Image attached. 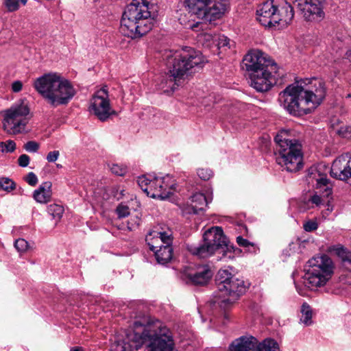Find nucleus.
I'll return each instance as SVG.
<instances>
[{
    "instance_id": "31",
    "label": "nucleus",
    "mask_w": 351,
    "mask_h": 351,
    "mask_svg": "<svg viewBox=\"0 0 351 351\" xmlns=\"http://www.w3.org/2000/svg\"><path fill=\"white\" fill-rule=\"evenodd\" d=\"M199 178L203 180H208L213 176V172L208 168H199L197 170Z\"/></svg>"
},
{
    "instance_id": "40",
    "label": "nucleus",
    "mask_w": 351,
    "mask_h": 351,
    "mask_svg": "<svg viewBox=\"0 0 351 351\" xmlns=\"http://www.w3.org/2000/svg\"><path fill=\"white\" fill-rule=\"evenodd\" d=\"M30 158L27 154H22L18 158V164L21 167H26L29 164Z\"/></svg>"
},
{
    "instance_id": "36",
    "label": "nucleus",
    "mask_w": 351,
    "mask_h": 351,
    "mask_svg": "<svg viewBox=\"0 0 351 351\" xmlns=\"http://www.w3.org/2000/svg\"><path fill=\"white\" fill-rule=\"evenodd\" d=\"M230 40L226 36H219L218 38L217 46L218 47H228L230 48Z\"/></svg>"
},
{
    "instance_id": "17",
    "label": "nucleus",
    "mask_w": 351,
    "mask_h": 351,
    "mask_svg": "<svg viewBox=\"0 0 351 351\" xmlns=\"http://www.w3.org/2000/svg\"><path fill=\"white\" fill-rule=\"evenodd\" d=\"M243 63L249 76L265 69H276V64L269 57L258 50H253L245 55Z\"/></svg>"
},
{
    "instance_id": "41",
    "label": "nucleus",
    "mask_w": 351,
    "mask_h": 351,
    "mask_svg": "<svg viewBox=\"0 0 351 351\" xmlns=\"http://www.w3.org/2000/svg\"><path fill=\"white\" fill-rule=\"evenodd\" d=\"M60 156V152L58 150L52 151L48 153L46 159L49 162H56Z\"/></svg>"
},
{
    "instance_id": "6",
    "label": "nucleus",
    "mask_w": 351,
    "mask_h": 351,
    "mask_svg": "<svg viewBox=\"0 0 351 351\" xmlns=\"http://www.w3.org/2000/svg\"><path fill=\"white\" fill-rule=\"evenodd\" d=\"M189 252L200 258L210 257L215 253L221 254L219 259L234 258V247L230 243L221 227L215 226L207 230L203 236V241L199 245H189Z\"/></svg>"
},
{
    "instance_id": "11",
    "label": "nucleus",
    "mask_w": 351,
    "mask_h": 351,
    "mask_svg": "<svg viewBox=\"0 0 351 351\" xmlns=\"http://www.w3.org/2000/svg\"><path fill=\"white\" fill-rule=\"evenodd\" d=\"M145 241L149 249L154 252L157 262L161 265L169 263L173 256L172 232L171 230L161 231L156 228L146 236Z\"/></svg>"
},
{
    "instance_id": "29",
    "label": "nucleus",
    "mask_w": 351,
    "mask_h": 351,
    "mask_svg": "<svg viewBox=\"0 0 351 351\" xmlns=\"http://www.w3.org/2000/svg\"><path fill=\"white\" fill-rule=\"evenodd\" d=\"M15 188V183L8 178H0V189L10 191Z\"/></svg>"
},
{
    "instance_id": "13",
    "label": "nucleus",
    "mask_w": 351,
    "mask_h": 351,
    "mask_svg": "<svg viewBox=\"0 0 351 351\" xmlns=\"http://www.w3.org/2000/svg\"><path fill=\"white\" fill-rule=\"evenodd\" d=\"M184 3L192 14L212 22L223 14L226 0H184Z\"/></svg>"
},
{
    "instance_id": "24",
    "label": "nucleus",
    "mask_w": 351,
    "mask_h": 351,
    "mask_svg": "<svg viewBox=\"0 0 351 351\" xmlns=\"http://www.w3.org/2000/svg\"><path fill=\"white\" fill-rule=\"evenodd\" d=\"M328 252L336 255L341 260L343 267L351 271V252L340 244L328 247Z\"/></svg>"
},
{
    "instance_id": "53",
    "label": "nucleus",
    "mask_w": 351,
    "mask_h": 351,
    "mask_svg": "<svg viewBox=\"0 0 351 351\" xmlns=\"http://www.w3.org/2000/svg\"><path fill=\"white\" fill-rule=\"evenodd\" d=\"M123 191H121V195H123Z\"/></svg>"
},
{
    "instance_id": "25",
    "label": "nucleus",
    "mask_w": 351,
    "mask_h": 351,
    "mask_svg": "<svg viewBox=\"0 0 351 351\" xmlns=\"http://www.w3.org/2000/svg\"><path fill=\"white\" fill-rule=\"evenodd\" d=\"M52 184L51 182H45L33 193V198L40 204H47L50 202L52 195Z\"/></svg>"
},
{
    "instance_id": "26",
    "label": "nucleus",
    "mask_w": 351,
    "mask_h": 351,
    "mask_svg": "<svg viewBox=\"0 0 351 351\" xmlns=\"http://www.w3.org/2000/svg\"><path fill=\"white\" fill-rule=\"evenodd\" d=\"M301 317L300 321L305 326H309L312 324V311L311 306L304 303L301 308Z\"/></svg>"
},
{
    "instance_id": "33",
    "label": "nucleus",
    "mask_w": 351,
    "mask_h": 351,
    "mask_svg": "<svg viewBox=\"0 0 351 351\" xmlns=\"http://www.w3.org/2000/svg\"><path fill=\"white\" fill-rule=\"evenodd\" d=\"M14 247L19 252H25L29 247L28 242L23 239H16L14 242Z\"/></svg>"
},
{
    "instance_id": "21",
    "label": "nucleus",
    "mask_w": 351,
    "mask_h": 351,
    "mask_svg": "<svg viewBox=\"0 0 351 351\" xmlns=\"http://www.w3.org/2000/svg\"><path fill=\"white\" fill-rule=\"evenodd\" d=\"M311 175H313V179L316 181V188L319 189L320 191L323 190V192L322 196L317 194L312 195L309 198L308 202L318 206L326 202L324 198L328 197L332 194V188L326 176L319 173V170H317V176L313 173H311Z\"/></svg>"
},
{
    "instance_id": "15",
    "label": "nucleus",
    "mask_w": 351,
    "mask_h": 351,
    "mask_svg": "<svg viewBox=\"0 0 351 351\" xmlns=\"http://www.w3.org/2000/svg\"><path fill=\"white\" fill-rule=\"evenodd\" d=\"M230 351H279L276 341L266 339L261 343L254 337H241L234 340L230 346Z\"/></svg>"
},
{
    "instance_id": "37",
    "label": "nucleus",
    "mask_w": 351,
    "mask_h": 351,
    "mask_svg": "<svg viewBox=\"0 0 351 351\" xmlns=\"http://www.w3.org/2000/svg\"><path fill=\"white\" fill-rule=\"evenodd\" d=\"M5 4L9 11L13 12L19 9V0H5Z\"/></svg>"
},
{
    "instance_id": "30",
    "label": "nucleus",
    "mask_w": 351,
    "mask_h": 351,
    "mask_svg": "<svg viewBox=\"0 0 351 351\" xmlns=\"http://www.w3.org/2000/svg\"><path fill=\"white\" fill-rule=\"evenodd\" d=\"M16 149V143L12 140L0 142V151L2 152H13Z\"/></svg>"
},
{
    "instance_id": "20",
    "label": "nucleus",
    "mask_w": 351,
    "mask_h": 351,
    "mask_svg": "<svg viewBox=\"0 0 351 351\" xmlns=\"http://www.w3.org/2000/svg\"><path fill=\"white\" fill-rule=\"evenodd\" d=\"M330 176L340 180L351 178V153H346L337 158L332 162Z\"/></svg>"
},
{
    "instance_id": "45",
    "label": "nucleus",
    "mask_w": 351,
    "mask_h": 351,
    "mask_svg": "<svg viewBox=\"0 0 351 351\" xmlns=\"http://www.w3.org/2000/svg\"><path fill=\"white\" fill-rule=\"evenodd\" d=\"M133 221H134V223H132L131 221L128 222V228L130 230H132L134 228L135 225H136V226L138 225V219L137 218L134 219Z\"/></svg>"
},
{
    "instance_id": "34",
    "label": "nucleus",
    "mask_w": 351,
    "mask_h": 351,
    "mask_svg": "<svg viewBox=\"0 0 351 351\" xmlns=\"http://www.w3.org/2000/svg\"><path fill=\"white\" fill-rule=\"evenodd\" d=\"M23 148L27 152H29V153H36L38 152V150L40 148V145L38 143L36 142V141H28L27 142L24 146H23Z\"/></svg>"
},
{
    "instance_id": "7",
    "label": "nucleus",
    "mask_w": 351,
    "mask_h": 351,
    "mask_svg": "<svg viewBox=\"0 0 351 351\" xmlns=\"http://www.w3.org/2000/svg\"><path fill=\"white\" fill-rule=\"evenodd\" d=\"M217 290L211 302L222 309L230 308L249 288L250 283L238 278L227 270H219L216 276Z\"/></svg>"
},
{
    "instance_id": "44",
    "label": "nucleus",
    "mask_w": 351,
    "mask_h": 351,
    "mask_svg": "<svg viewBox=\"0 0 351 351\" xmlns=\"http://www.w3.org/2000/svg\"><path fill=\"white\" fill-rule=\"evenodd\" d=\"M22 87L23 84L20 81H15L12 83V89L14 93L19 92L22 89Z\"/></svg>"
},
{
    "instance_id": "14",
    "label": "nucleus",
    "mask_w": 351,
    "mask_h": 351,
    "mask_svg": "<svg viewBox=\"0 0 351 351\" xmlns=\"http://www.w3.org/2000/svg\"><path fill=\"white\" fill-rule=\"evenodd\" d=\"M138 184L141 189L152 198L165 199L172 193L174 180L169 175L156 177L144 175L138 178Z\"/></svg>"
},
{
    "instance_id": "9",
    "label": "nucleus",
    "mask_w": 351,
    "mask_h": 351,
    "mask_svg": "<svg viewBox=\"0 0 351 351\" xmlns=\"http://www.w3.org/2000/svg\"><path fill=\"white\" fill-rule=\"evenodd\" d=\"M256 14L262 25L284 28L292 21L294 11L287 0H268L259 6Z\"/></svg>"
},
{
    "instance_id": "23",
    "label": "nucleus",
    "mask_w": 351,
    "mask_h": 351,
    "mask_svg": "<svg viewBox=\"0 0 351 351\" xmlns=\"http://www.w3.org/2000/svg\"><path fill=\"white\" fill-rule=\"evenodd\" d=\"M213 276L212 271L208 266H202L199 267L197 271L194 274H188L187 282L193 285H205Z\"/></svg>"
},
{
    "instance_id": "19",
    "label": "nucleus",
    "mask_w": 351,
    "mask_h": 351,
    "mask_svg": "<svg viewBox=\"0 0 351 351\" xmlns=\"http://www.w3.org/2000/svg\"><path fill=\"white\" fill-rule=\"evenodd\" d=\"M283 73L276 64V69H265L250 76V84L258 92H266L275 85Z\"/></svg>"
},
{
    "instance_id": "46",
    "label": "nucleus",
    "mask_w": 351,
    "mask_h": 351,
    "mask_svg": "<svg viewBox=\"0 0 351 351\" xmlns=\"http://www.w3.org/2000/svg\"><path fill=\"white\" fill-rule=\"evenodd\" d=\"M345 58L347 59L349 62L351 64V49H348L346 54H345Z\"/></svg>"
},
{
    "instance_id": "22",
    "label": "nucleus",
    "mask_w": 351,
    "mask_h": 351,
    "mask_svg": "<svg viewBox=\"0 0 351 351\" xmlns=\"http://www.w3.org/2000/svg\"><path fill=\"white\" fill-rule=\"evenodd\" d=\"M213 200L212 193L206 195L202 193H196L191 197V205H184L182 211L185 214H197L199 211L204 210L205 207Z\"/></svg>"
},
{
    "instance_id": "2",
    "label": "nucleus",
    "mask_w": 351,
    "mask_h": 351,
    "mask_svg": "<svg viewBox=\"0 0 351 351\" xmlns=\"http://www.w3.org/2000/svg\"><path fill=\"white\" fill-rule=\"evenodd\" d=\"M162 58L168 73L161 77L157 85L164 92L173 91L178 86V82L189 75L194 68H202L205 62L202 54L191 47L166 49L162 52Z\"/></svg>"
},
{
    "instance_id": "52",
    "label": "nucleus",
    "mask_w": 351,
    "mask_h": 351,
    "mask_svg": "<svg viewBox=\"0 0 351 351\" xmlns=\"http://www.w3.org/2000/svg\"><path fill=\"white\" fill-rule=\"evenodd\" d=\"M347 97H351V94H348Z\"/></svg>"
},
{
    "instance_id": "4",
    "label": "nucleus",
    "mask_w": 351,
    "mask_h": 351,
    "mask_svg": "<svg viewBox=\"0 0 351 351\" xmlns=\"http://www.w3.org/2000/svg\"><path fill=\"white\" fill-rule=\"evenodd\" d=\"M34 87L51 106L66 105L76 94L72 83L58 73H49L37 78Z\"/></svg>"
},
{
    "instance_id": "51",
    "label": "nucleus",
    "mask_w": 351,
    "mask_h": 351,
    "mask_svg": "<svg viewBox=\"0 0 351 351\" xmlns=\"http://www.w3.org/2000/svg\"><path fill=\"white\" fill-rule=\"evenodd\" d=\"M57 167H58V168H60V167H62V165H57Z\"/></svg>"
},
{
    "instance_id": "39",
    "label": "nucleus",
    "mask_w": 351,
    "mask_h": 351,
    "mask_svg": "<svg viewBox=\"0 0 351 351\" xmlns=\"http://www.w3.org/2000/svg\"><path fill=\"white\" fill-rule=\"evenodd\" d=\"M303 228L306 232H312L317 229L318 224L315 221L310 220L304 223Z\"/></svg>"
},
{
    "instance_id": "48",
    "label": "nucleus",
    "mask_w": 351,
    "mask_h": 351,
    "mask_svg": "<svg viewBox=\"0 0 351 351\" xmlns=\"http://www.w3.org/2000/svg\"><path fill=\"white\" fill-rule=\"evenodd\" d=\"M70 351H83V350L82 348L75 347V348H72Z\"/></svg>"
},
{
    "instance_id": "5",
    "label": "nucleus",
    "mask_w": 351,
    "mask_h": 351,
    "mask_svg": "<svg viewBox=\"0 0 351 351\" xmlns=\"http://www.w3.org/2000/svg\"><path fill=\"white\" fill-rule=\"evenodd\" d=\"M152 322L145 319L143 321L137 320L134 323V328L144 326L142 334L135 332L134 339L130 346L136 350L145 347L147 351H173V343L170 336L161 332L158 334L155 330L151 329ZM126 344L117 343L112 346V351H128Z\"/></svg>"
},
{
    "instance_id": "35",
    "label": "nucleus",
    "mask_w": 351,
    "mask_h": 351,
    "mask_svg": "<svg viewBox=\"0 0 351 351\" xmlns=\"http://www.w3.org/2000/svg\"><path fill=\"white\" fill-rule=\"evenodd\" d=\"M116 213L119 218H123L129 215L130 209L128 206L121 204L117 206Z\"/></svg>"
},
{
    "instance_id": "18",
    "label": "nucleus",
    "mask_w": 351,
    "mask_h": 351,
    "mask_svg": "<svg viewBox=\"0 0 351 351\" xmlns=\"http://www.w3.org/2000/svg\"><path fill=\"white\" fill-rule=\"evenodd\" d=\"M293 3L306 21H321L325 16V0H293Z\"/></svg>"
},
{
    "instance_id": "38",
    "label": "nucleus",
    "mask_w": 351,
    "mask_h": 351,
    "mask_svg": "<svg viewBox=\"0 0 351 351\" xmlns=\"http://www.w3.org/2000/svg\"><path fill=\"white\" fill-rule=\"evenodd\" d=\"M25 180L28 183L29 185L34 186L38 183V178L36 175L33 172H29L26 176Z\"/></svg>"
},
{
    "instance_id": "49",
    "label": "nucleus",
    "mask_w": 351,
    "mask_h": 351,
    "mask_svg": "<svg viewBox=\"0 0 351 351\" xmlns=\"http://www.w3.org/2000/svg\"><path fill=\"white\" fill-rule=\"evenodd\" d=\"M154 324H155V327H156V328L160 327V322L159 321H156V322Z\"/></svg>"
},
{
    "instance_id": "27",
    "label": "nucleus",
    "mask_w": 351,
    "mask_h": 351,
    "mask_svg": "<svg viewBox=\"0 0 351 351\" xmlns=\"http://www.w3.org/2000/svg\"><path fill=\"white\" fill-rule=\"evenodd\" d=\"M64 211L63 206L59 204H53L47 207L48 213L56 220V223L62 218Z\"/></svg>"
},
{
    "instance_id": "8",
    "label": "nucleus",
    "mask_w": 351,
    "mask_h": 351,
    "mask_svg": "<svg viewBox=\"0 0 351 351\" xmlns=\"http://www.w3.org/2000/svg\"><path fill=\"white\" fill-rule=\"evenodd\" d=\"M276 162L287 171L296 172L303 167L302 145L291 138L287 130H282L275 136Z\"/></svg>"
},
{
    "instance_id": "28",
    "label": "nucleus",
    "mask_w": 351,
    "mask_h": 351,
    "mask_svg": "<svg viewBox=\"0 0 351 351\" xmlns=\"http://www.w3.org/2000/svg\"><path fill=\"white\" fill-rule=\"evenodd\" d=\"M332 128L336 134H337L339 136L344 138H351V126L350 125H335V123L332 125Z\"/></svg>"
},
{
    "instance_id": "47",
    "label": "nucleus",
    "mask_w": 351,
    "mask_h": 351,
    "mask_svg": "<svg viewBox=\"0 0 351 351\" xmlns=\"http://www.w3.org/2000/svg\"><path fill=\"white\" fill-rule=\"evenodd\" d=\"M202 25V23H201L197 22V23H194L193 25H192L191 27V29H192L193 30H195V29H196V28H197V27H198L199 25Z\"/></svg>"
},
{
    "instance_id": "43",
    "label": "nucleus",
    "mask_w": 351,
    "mask_h": 351,
    "mask_svg": "<svg viewBox=\"0 0 351 351\" xmlns=\"http://www.w3.org/2000/svg\"><path fill=\"white\" fill-rule=\"evenodd\" d=\"M237 242L238 245L241 247H247L250 245H252V244L245 239H243L241 236H239L237 237Z\"/></svg>"
},
{
    "instance_id": "16",
    "label": "nucleus",
    "mask_w": 351,
    "mask_h": 351,
    "mask_svg": "<svg viewBox=\"0 0 351 351\" xmlns=\"http://www.w3.org/2000/svg\"><path fill=\"white\" fill-rule=\"evenodd\" d=\"M89 111L101 121H106L111 115L115 114L112 108L107 88L103 87L96 91L90 100Z\"/></svg>"
},
{
    "instance_id": "12",
    "label": "nucleus",
    "mask_w": 351,
    "mask_h": 351,
    "mask_svg": "<svg viewBox=\"0 0 351 351\" xmlns=\"http://www.w3.org/2000/svg\"><path fill=\"white\" fill-rule=\"evenodd\" d=\"M29 108L21 102L4 111L3 128L9 134L16 135L27 132L26 127L29 121Z\"/></svg>"
},
{
    "instance_id": "50",
    "label": "nucleus",
    "mask_w": 351,
    "mask_h": 351,
    "mask_svg": "<svg viewBox=\"0 0 351 351\" xmlns=\"http://www.w3.org/2000/svg\"><path fill=\"white\" fill-rule=\"evenodd\" d=\"M21 3L23 5H25L27 0H19V3Z\"/></svg>"
},
{
    "instance_id": "1",
    "label": "nucleus",
    "mask_w": 351,
    "mask_h": 351,
    "mask_svg": "<svg viewBox=\"0 0 351 351\" xmlns=\"http://www.w3.org/2000/svg\"><path fill=\"white\" fill-rule=\"evenodd\" d=\"M326 93L322 80L306 79L287 86L279 93L278 100L290 114L300 117L312 112L322 103Z\"/></svg>"
},
{
    "instance_id": "3",
    "label": "nucleus",
    "mask_w": 351,
    "mask_h": 351,
    "mask_svg": "<svg viewBox=\"0 0 351 351\" xmlns=\"http://www.w3.org/2000/svg\"><path fill=\"white\" fill-rule=\"evenodd\" d=\"M153 5L145 0H132L122 15L120 32L131 38H136L145 34L152 28L151 21L155 17L152 13Z\"/></svg>"
},
{
    "instance_id": "10",
    "label": "nucleus",
    "mask_w": 351,
    "mask_h": 351,
    "mask_svg": "<svg viewBox=\"0 0 351 351\" xmlns=\"http://www.w3.org/2000/svg\"><path fill=\"white\" fill-rule=\"evenodd\" d=\"M309 269L304 276V283L311 289L326 285L334 271L332 261L327 255L316 256L308 261Z\"/></svg>"
},
{
    "instance_id": "42",
    "label": "nucleus",
    "mask_w": 351,
    "mask_h": 351,
    "mask_svg": "<svg viewBox=\"0 0 351 351\" xmlns=\"http://www.w3.org/2000/svg\"><path fill=\"white\" fill-rule=\"evenodd\" d=\"M343 47V43L342 40H341L339 39H336V40H333L332 48V50L334 51H335L336 53H338L339 50L340 49H342Z\"/></svg>"
},
{
    "instance_id": "32",
    "label": "nucleus",
    "mask_w": 351,
    "mask_h": 351,
    "mask_svg": "<svg viewBox=\"0 0 351 351\" xmlns=\"http://www.w3.org/2000/svg\"><path fill=\"white\" fill-rule=\"evenodd\" d=\"M110 169L113 174L119 176H124L127 172V167L122 165L112 164Z\"/></svg>"
}]
</instances>
